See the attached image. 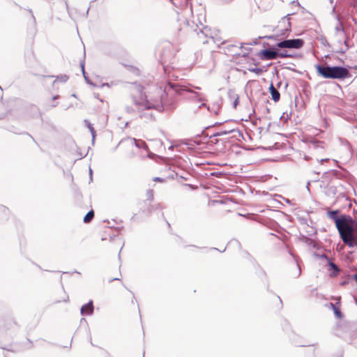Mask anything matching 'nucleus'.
I'll list each match as a JSON object with an SVG mask.
<instances>
[{
  "label": "nucleus",
  "instance_id": "1",
  "mask_svg": "<svg viewBox=\"0 0 357 357\" xmlns=\"http://www.w3.org/2000/svg\"><path fill=\"white\" fill-rule=\"evenodd\" d=\"M139 92L141 93L140 91ZM185 93L192 94L191 98L197 102L206 100L203 94L190 89L187 86L171 82H168L165 86L155 88L154 92L149 91V95L143 96L140 93L139 97L133 95L132 99L136 109L140 113V117L149 120L152 119V114L143 112V110L154 109L159 112L173 111L177 106L176 95L185 98Z\"/></svg>",
  "mask_w": 357,
  "mask_h": 357
},
{
  "label": "nucleus",
  "instance_id": "2",
  "mask_svg": "<svg viewBox=\"0 0 357 357\" xmlns=\"http://www.w3.org/2000/svg\"><path fill=\"white\" fill-rule=\"evenodd\" d=\"M317 74L326 79H344L350 77L349 70L342 66H331L328 64L315 65Z\"/></svg>",
  "mask_w": 357,
  "mask_h": 357
},
{
  "label": "nucleus",
  "instance_id": "3",
  "mask_svg": "<svg viewBox=\"0 0 357 357\" xmlns=\"http://www.w3.org/2000/svg\"><path fill=\"white\" fill-rule=\"evenodd\" d=\"M338 213L339 211L337 210L331 211L327 213L328 216L335 222L338 231L340 230H345V229H349V225L352 224L354 222L353 218L347 215L338 216Z\"/></svg>",
  "mask_w": 357,
  "mask_h": 357
},
{
  "label": "nucleus",
  "instance_id": "4",
  "mask_svg": "<svg viewBox=\"0 0 357 357\" xmlns=\"http://www.w3.org/2000/svg\"><path fill=\"white\" fill-rule=\"evenodd\" d=\"M304 44V41L301 38L286 39L279 42L277 47L279 48L299 49Z\"/></svg>",
  "mask_w": 357,
  "mask_h": 357
},
{
  "label": "nucleus",
  "instance_id": "5",
  "mask_svg": "<svg viewBox=\"0 0 357 357\" xmlns=\"http://www.w3.org/2000/svg\"><path fill=\"white\" fill-rule=\"evenodd\" d=\"M339 233L342 241L345 244L351 248L355 246L356 241L354 239L352 234V224L349 225V229H345V230H340L339 231Z\"/></svg>",
  "mask_w": 357,
  "mask_h": 357
},
{
  "label": "nucleus",
  "instance_id": "6",
  "mask_svg": "<svg viewBox=\"0 0 357 357\" xmlns=\"http://www.w3.org/2000/svg\"><path fill=\"white\" fill-rule=\"evenodd\" d=\"M261 55L263 59L273 60L278 58V52L273 48H268L263 50L261 52Z\"/></svg>",
  "mask_w": 357,
  "mask_h": 357
},
{
  "label": "nucleus",
  "instance_id": "7",
  "mask_svg": "<svg viewBox=\"0 0 357 357\" xmlns=\"http://www.w3.org/2000/svg\"><path fill=\"white\" fill-rule=\"evenodd\" d=\"M82 315H91L93 312V301H90L88 303L84 305L80 310Z\"/></svg>",
  "mask_w": 357,
  "mask_h": 357
},
{
  "label": "nucleus",
  "instance_id": "8",
  "mask_svg": "<svg viewBox=\"0 0 357 357\" xmlns=\"http://www.w3.org/2000/svg\"><path fill=\"white\" fill-rule=\"evenodd\" d=\"M269 91L271 95V98L274 102H278L280 98V93L278 89L273 86V83L269 86Z\"/></svg>",
  "mask_w": 357,
  "mask_h": 357
},
{
  "label": "nucleus",
  "instance_id": "9",
  "mask_svg": "<svg viewBox=\"0 0 357 357\" xmlns=\"http://www.w3.org/2000/svg\"><path fill=\"white\" fill-rule=\"evenodd\" d=\"M128 141L131 144H135V146H137V148L143 149L145 150L148 149V146L146 145L145 142H144L143 140H137L135 138H129V139H128Z\"/></svg>",
  "mask_w": 357,
  "mask_h": 357
},
{
  "label": "nucleus",
  "instance_id": "10",
  "mask_svg": "<svg viewBox=\"0 0 357 357\" xmlns=\"http://www.w3.org/2000/svg\"><path fill=\"white\" fill-rule=\"evenodd\" d=\"M164 208L163 206L162 205V204L160 203H158V204H154V205H152V206H149L147 211H146L145 210H143V212L144 213H146L147 215H149L151 213L152 211H154V210H162Z\"/></svg>",
  "mask_w": 357,
  "mask_h": 357
},
{
  "label": "nucleus",
  "instance_id": "11",
  "mask_svg": "<svg viewBox=\"0 0 357 357\" xmlns=\"http://www.w3.org/2000/svg\"><path fill=\"white\" fill-rule=\"evenodd\" d=\"M84 123L85 125L87 126V128H89V130H90L91 133V135H92V141L93 142H94L95 140V137H96V131H95V129L93 127L92 124L87 120H85L84 121Z\"/></svg>",
  "mask_w": 357,
  "mask_h": 357
},
{
  "label": "nucleus",
  "instance_id": "12",
  "mask_svg": "<svg viewBox=\"0 0 357 357\" xmlns=\"http://www.w3.org/2000/svg\"><path fill=\"white\" fill-rule=\"evenodd\" d=\"M235 131H236L235 128L222 129L219 132L215 133L214 135V136H222V135H227V134H229V133H231V132H233Z\"/></svg>",
  "mask_w": 357,
  "mask_h": 357
},
{
  "label": "nucleus",
  "instance_id": "13",
  "mask_svg": "<svg viewBox=\"0 0 357 357\" xmlns=\"http://www.w3.org/2000/svg\"><path fill=\"white\" fill-rule=\"evenodd\" d=\"M93 217H94V211L93 210H91L86 214L83 220L85 223H89L92 220Z\"/></svg>",
  "mask_w": 357,
  "mask_h": 357
},
{
  "label": "nucleus",
  "instance_id": "14",
  "mask_svg": "<svg viewBox=\"0 0 357 357\" xmlns=\"http://www.w3.org/2000/svg\"><path fill=\"white\" fill-rule=\"evenodd\" d=\"M220 103L218 102H217L214 106L213 107L212 109H210V107L207 106V109L208 111H210L211 112H214V114H218V111H219V109H220Z\"/></svg>",
  "mask_w": 357,
  "mask_h": 357
},
{
  "label": "nucleus",
  "instance_id": "15",
  "mask_svg": "<svg viewBox=\"0 0 357 357\" xmlns=\"http://www.w3.org/2000/svg\"><path fill=\"white\" fill-rule=\"evenodd\" d=\"M352 234L354 239L357 242V223L354 220L352 222Z\"/></svg>",
  "mask_w": 357,
  "mask_h": 357
},
{
  "label": "nucleus",
  "instance_id": "16",
  "mask_svg": "<svg viewBox=\"0 0 357 357\" xmlns=\"http://www.w3.org/2000/svg\"><path fill=\"white\" fill-rule=\"evenodd\" d=\"M328 265L333 270L335 275H336L340 272L338 266L336 264H335L333 261H328Z\"/></svg>",
  "mask_w": 357,
  "mask_h": 357
},
{
  "label": "nucleus",
  "instance_id": "17",
  "mask_svg": "<svg viewBox=\"0 0 357 357\" xmlns=\"http://www.w3.org/2000/svg\"><path fill=\"white\" fill-rule=\"evenodd\" d=\"M330 305L332 307L336 317L340 318L342 317V313L340 310L338 308H337L333 303H331Z\"/></svg>",
  "mask_w": 357,
  "mask_h": 357
},
{
  "label": "nucleus",
  "instance_id": "18",
  "mask_svg": "<svg viewBox=\"0 0 357 357\" xmlns=\"http://www.w3.org/2000/svg\"><path fill=\"white\" fill-rule=\"evenodd\" d=\"M248 70L257 75H261L264 72V70L259 68H249Z\"/></svg>",
  "mask_w": 357,
  "mask_h": 357
},
{
  "label": "nucleus",
  "instance_id": "19",
  "mask_svg": "<svg viewBox=\"0 0 357 357\" xmlns=\"http://www.w3.org/2000/svg\"><path fill=\"white\" fill-rule=\"evenodd\" d=\"M68 79V77L66 75H61L60 76H57L56 77V79L54 82L56 81H59L61 82H67V80Z\"/></svg>",
  "mask_w": 357,
  "mask_h": 357
},
{
  "label": "nucleus",
  "instance_id": "20",
  "mask_svg": "<svg viewBox=\"0 0 357 357\" xmlns=\"http://www.w3.org/2000/svg\"><path fill=\"white\" fill-rule=\"evenodd\" d=\"M146 197L149 201H152L153 199V191L152 190H148L146 192Z\"/></svg>",
  "mask_w": 357,
  "mask_h": 357
},
{
  "label": "nucleus",
  "instance_id": "21",
  "mask_svg": "<svg viewBox=\"0 0 357 357\" xmlns=\"http://www.w3.org/2000/svg\"><path fill=\"white\" fill-rule=\"evenodd\" d=\"M81 66H82V73H83L84 77L85 80L87 82V83H89V84H91V85H94V86H98V85H97V84H93L92 82H91L89 80V79H88V78L86 77V75H85V71H84V65H83V64H82Z\"/></svg>",
  "mask_w": 357,
  "mask_h": 357
},
{
  "label": "nucleus",
  "instance_id": "22",
  "mask_svg": "<svg viewBox=\"0 0 357 357\" xmlns=\"http://www.w3.org/2000/svg\"><path fill=\"white\" fill-rule=\"evenodd\" d=\"M291 55L287 54L286 52H278V57H280V58H287V57H291Z\"/></svg>",
  "mask_w": 357,
  "mask_h": 357
},
{
  "label": "nucleus",
  "instance_id": "23",
  "mask_svg": "<svg viewBox=\"0 0 357 357\" xmlns=\"http://www.w3.org/2000/svg\"><path fill=\"white\" fill-rule=\"evenodd\" d=\"M238 99H239L238 96L236 95L235 96V100H234V101L233 102V107L234 108H236L237 107L238 104Z\"/></svg>",
  "mask_w": 357,
  "mask_h": 357
},
{
  "label": "nucleus",
  "instance_id": "24",
  "mask_svg": "<svg viewBox=\"0 0 357 357\" xmlns=\"http://www.w3.org/2000/svg\"><path fill=\"white\" fill-rule=\"evenodd\" d=\"M9 324L10 325V327H12V328H16L17 327L16 323L14 321H10Z\"/></svg>",
  "mask_w": 357,
  "mask_h": 357
},
{
  "label": "nucleus",
  "instance_id": "25",
  "mask_svg": "<svg viewBox=\"0 0 357 357\" xmlns=\"http://www.w3.org/2000/svg\"><path fill=\"white\" fill-rule=\"evenodd\" d=\"M356 0H353L352 1H349V3L350 4V6H352L354 7L356 6Z\"/></svg>",
  "mask_w": 357,
  "mask_h": 357
},
{
  "label": "nucleus",
  "instance_id": "26",
  "mask_svg": "<svg viewBox=\"0 0 357 357\" xmlns=\"http://www.w3.org/2000/svg\"><path fill=\"white\" fill-rule=\"evenodd\" d=\"M296 261L297 266L298 267V276H299L301 275V268L299 267V264H298V260L296 259Z\"/></svg>",
  "mask_w": 357,
  "mask_h": 357
},
{
  "label": "nucleus",
  "instance_id": "27",
  "mask_svg": "<svg viewBox=\"0 0 357 357\" xmlns=\"http://www.w3.org/2000/svg\"><path fill=\"white\" fill-rule=\"evenodd\" d=\"M126 109H127L128 112H129V113H131V112H134V111H135V109H134L130 108V107H126Z\"/></svg>",
  "mask_w": 357,
  "mask_h": 357
},
{
  "label": "nucleus",
  "instance_id": "28",
  "mask_svg": "<svg viewBox=\"0 0 357 357\" xmlns=\"http://www.w3.org/2000/svg\"><path fill=\"white\" fill-rule=\"evenodd\" d=\"M154 181H162V178H160V177H155V178H154Z\"/></svg>",
  "mask_w": 357,
  "mask_h": 357
},
{
  "label": "nucleus",
  "instance_id": "29",
  "mask_svg": "<svg viewBox=\"0 0 357 357\" xmlns=\"http://www.w3.org/2000/svg\"><path fill=\"white\" fill-rule=\"evenodd\" d=\"M89 174H90V178L91 180L92 179V169L91 168L89 169Z\"/></svg>",
  "mask_w": 357,
  "mask_h": 357
},
{
  "label": "nucleus",
  "instance_id": "30",
  "mask_svg": "<svg viewBox=\"0 0 357 357\" xmlns=\"http://www.w3.org/2000/svg\"><path fill=\"white\" fill-rule=\"evenodd\" d=\"M109 86L108 83H105V84H102L101 85V86H102V87H103V86Z\"/></svg>",
  "mask_w": 357,
  "mask_h": 357
},
{
  "label": "nucleus",
  "instance_id": "31",
  "mask_svg": "<svg viewBox=\"0 0 357 357\" xmlns=\"http://www.w3.org/2000/svg\"><path fill=\"white\" fill-rule=\"evenodd\" d=\"M354 278L357 282V273L354 275Z\"/></svg>",
  "mask_w": 357,
  "mask_h": 357
},
{
  "label": "nucleus",
  "instance_id": "32",
  "mask_svg": "<svg viewBox=\"0 0 357 357\" xmlns=\"http://www.w3.org/2000/svg\"><path fill=\"white\" fill-rule=\"evenodd\" d=\"M202 106H206V104L204 102L202 103L199 106V108H200Z\"/></svg>",
  "mask_w": 357,
  "mask_h": 357
},
{
  "label": "nucleus",
  "instance_id": "33",
  "mask_svg": "<svg viewBox=\"0 0 357 357\" xmlns=\"http://www.w3.org/2000/svg\"><path fill=\"white\" fill-rule=\"evenodd\" d=\"M309 185H310V182L307 183V186H306L308 191L310 190Z\"/></svg>",
  "mask_w": 357,
  "mask_h": 357
},
{
  "label": "nucleus",
  "instance_id": "34",
  "mask_svg": "<svg viewBox=\"0 0 357 357\" xmlns=\"http://www.w3.org/2000/svg\"><path fill=\"white\" fill-rule=\"evenodd\" d=\"M119 280V278H113V279L110 280L109 282H112L114 280Z\"/></svg>",
  "mask_w": 357,
  "mask_h": 357
},
{
  "label": "nucleus",
  "instance_id": "35",
  "mask_svg": "<svg viewBox=\"0 0 357 357\" xmlns=\"http://www.w3.org/2000/svg\"><path fill=\"white\" fill-rule=\"evenodd\" d=\"M328 159H321V162H324V161H328Z\"/></svg>",
  "mask_w": 357,
  "mask_h": 357
},
{
  "label": "nucleus",
  "instance_id": "36",
  "mask_svg": "<svg viewBox=\"0 0 357 357\" xmlns=\"http://www.w3.org/2000/svg\"><path fill=\"white\" fill-rule=\"evenodd\" d=\"M56 98H58V96H55L53 98V100H56Z\"/></svg>",
  "mask_w": 357,
  "mask_h": 357
},
{
  "label": "nucleus",
  "instance_id": "37",
  "mask_svg": "<svg viewBox=\"0 0 357 357\" xmlns=\"http://www.w3.org/2000/svg\"><path fill=\"white\" fill-rule=\"evenodd\" d=\"M322 257H324V258H326V259H328V258H327V257H326V255H322Z\"/></svg>",
  "mask_w": 357,
  "mask_h": 357
},
{
  "label": "nucleus",
  "instance_id": "38",
  "mask_svg": "<svg viewBox=\"0 0 357 357\" xmlns=\"http://www.w3.org/2000/svg\"><path fill=\"white\" fill-rule=\"evenodd\" d=\"M68 301V296H67L66 299L63 300V301L67 302Z\"/></svg>",
  "mask_w": 357,
  "mask_h": 357
},
{
  "label": "nucleus",
  "instance_id": "39",
  "mask_svg": "<svg viewBox=\"0 0 357 357\" xmlns=\"http://www.w3.org/2000/svg\"><path fill=\"white\" fill-rule=\"evenodd\" d=\"M30 12L32 13L31 10H30ZM31 16L34 19V15H33V13H31Z\"/></svg>",
  "mask_w": 357,
  "mask_h": 357
},
{
  "label": "nucleus",
  "instance_id": "40",
  "mask_svg": "<svg viewBox=\"0 0 357 357\" xmlns=\"http://www.w3.org/2000/svg\"><path fill=\"white\" fill-rule=\"evenodd\" d=\"M195 88L196 89H199H199H201V88H200V87H199V86H195Z\"/></svg>",
  "mask_w": 357,
  "mask_h": 357
},
{
  "label": "nucleus",
  "instance_id": "41",
  "mask_svg": "<svg viewBox=\"0 0 357 357\" xmlns=\"http://www.w3.org/2000/svg\"><path fill=\"white\" fill-rule=\"evenodd\" d=\"M336 18H337V20L340 22V18H339V16H338V15H337V16H336Z\"/></svg>",
  "mask_w": 357,
  "mask_h": 357
},
{
  "label": "nucleus",
  "instance_id": "42",
  "mask_svg": "<svg viewBox=\"0 0 357 357\" xmlns=\"http://www.w3.org/2000/svg\"><path fill=\"white\" fill-rule=\"evenodd\" d=\"M286 202L289 203V200L288 199H285Z\"/></svg>",
  "mask_w": 357,
  "mask_h": 357
},
{
  "label": "nucleus",
  "instance_id": "43",
  "mask_svg": "<svg viewBox=\"0 0 357 357\" xmlns=\"http://www.w3.org/2000/svg\"><path fill=\"white\" fill-rule=\"evenodd\" d=\"M335 29H336L337 31H339V30H340V28H339L338 26H337V27L335 28Z\"/></svg>",
  "mask_w": 357,
  "mask_h": 357
},
{
  "label": "nucleus",
  "instance_id": "44",
  "mask_svg": "<svg viewBox=\"0 0 357 357\" xmlns=\"http://www.w3.org/2000/svg\"><path fill=\"white\" fill-rule=\"evenodd\" d=\"M144 205H147L146 201H144Z\"/></svg>",
  "mask_w": 357,
  "mask_h": 357
},
{
  "label": "nucleus",
  "instance_id": "45",
  "mask_svg": "<svg viewBox=\"0 0 357 357\" xmlns=\"http://www.w3.org/2000/svg\"><path fill=\"white\" fill-rule=\"evenodd\" d=\"M164 70L165 73L167 72V69L165 68H164Z\"/></svg>",
  "mask_w": 357,
  "mask_h": 357
},
{
  "label": "nucleus",
  "instance_id": "46",
  "mask_svg": "<svg viewBox=\"0 0 357 357\" xmlns=\"http://www.w3.org/2000/svg\"><path fill=\"white\" fill-rule=\"evenodd\" d=\"M355 245L357 247V242H356V245Z\"/></svg>",
  "mask_w": 357,
  "mask_h": 357
}]
</instances>
